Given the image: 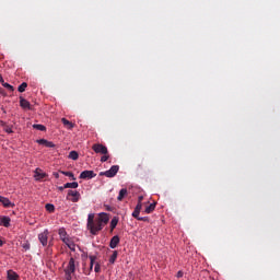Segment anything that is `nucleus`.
Instances as JSON below:
<instances>
[{"label":"nucleus","instance_id":"nucleus-1","mask_svg":"<svg viewBox=\"0 0 280 280\" xmlns=\"http://www.w3.org/2000/svg\"><path fill=\"white\" fill-rule=\"evenodd\" d=\"M88 229L92 235H97V233L104 229V224H102L97 219L95 220V214L90 213L88 215Z\"/></svg>","mask_w":280,"mask_h":280},{"label":"nucleus","instance_id":"nucleus-2","mask_svg":"<svg viewBox=\"0 0 280 280\" xmlns=\"http://www.w3.org/2000/svg\"><path fill=\"white\" fill-rule=\"evenodd\" d=\"M119 172V165H113L108 171L101 172L98 176H106V178H115Z\"/></svg>","mask_w":280,"mask_h":280},{"label":"nucleus","instance_id":"nucleus-3","mask_svg":"<svg viewBox=\"0 0 280 280\" xmlns=\"http://www.w3.org/2000/svg\"><path fill=\"white\" fill-rule=\"evenodd\" d=\"M66 276H67V280H71V275H73V272H75V259L74 258H70L67 268L65 269Z\"/></svg>","mask_w":280,"mask_h":280},{"label":"nucleus","instance_id":"nucleus-4","mask_svg":"<svg viewBox=\"0 0 280 280\" xmlns=\"http://www.w3.org/2000/svg\"><path fill=\"white\" fill-rule=\"evenodd\" d=\"M92 150L96 153V154H108V148H106V145L102 144V143H95L92 145Z\"/></svg>","mask_w":280,"mask_h":280},{"label":"nucleus","instance_id":"nucleus-5","mask_svg":"<svg viewBox=\"0 0 280 280\" xmlns=\"http://www.w3.org/2000/svg\"><path fill=\"white\" fill-rule=\"evenodd\" d=\"M38 240L42 246H47L49 244V230H44V232L39 233Z\"/></svg>","mask_w":280,"mask_h":280},{"label":"nucleus","instance_id":"nucleus-6","mask_svg":"<svg viewBox=\"0 0 280 280\" xmlns=\"http://www.w3.org/2000/svg\"><path fill=\"white\" fill-rule=\"evenodd\" d=\"M95 176H97V174H95V172L93 171H83L81 172L79 178L83 179V180H91V178H95Z\"/></svg>","mask_w":280,"mask_h":280},{"label":"nucleus","instance_id":"nucleus-7","mask_svg":"<svg viewBox=\"0 0 280 280\" xmlns=\"http://www.w3.org/2000/svg\"><path fill=\"white\" fill-rule=\"evenodd\" d=\"M69 196L72 197L70 199L71 202H80V198H81L80 191H78V190H68L67 199H69Z\"/></svg>","mask_w":280,"mask_h":280},{"label":"nucleus","instance_id":"nucleus-8","mask_svg":"<svg viewBox=\"0 0 280 280\" xmlns=\"http://www.w3.org/2000/svg\"><path fill=\"white\" fill-rule=\"evenodd\" d=\"M20 106L24 110H32V104L25 100L23 96H20Z\"/></svg>","mask_w":280,"mask_h":280},{"label":"nucleus","instance_id":"nucleus-9","mask_svg":"<svg viewBox=\"0 0 280 280\" xmlns=\"http://www.w3.org/2000/svg\"><path fill=\"white\" fill-rule=\"evenodd\" d=\"M97 220L101 224L104 225V224H108V221L110 220V218L108 217V213L102 212L98 214Z\"/></svg>","mask_w":280,"mask_h":280},{"label":"nucleus","instance_id":"nucleus-10","mask_svg":"<svg viewBox=\"0 0 280 280\" xmlns=\"http://www.w3.org/2000/svg\"><path fill=\"white\" fill-rule=\"evenodd\" d=\"M0 202L1 205H3V207H5V209H10L12 207H14V203H12V201H10L9 198L0 196Z\"/></svg>","mask_w":280,"mask_h":280},{"label":"nucleus","instance_id":"nucleus-11","mask_svg":"<svg viewBox=\"0 0 280 280\" xmlns=\"http://www.w3.org/2000/svg\"><path fill=\"white\" fill-rule=\"evenodd\" d=\"M34 174H35L34 177L36 180H43V178H47V174L43 173L40 168H36Z\"/></svg>","mask_w":280,"mask_h":280},{"label":"nucleus","instance_id":"nucleus-12","mask_svg":"<svg viewBox=\"0 0 280 280\" xmlns=\"http://www.w3.org/2000/svg\"><path fill=\"white\" fill-rule=\"evenodd\" d=\"M63 244L70 248V250L75 252V243L68 236L67 238L62 240Z\"/></svg>","mask_w":280,"mask_h":280},{"label":"nucleus","instance_id":"nucleus-13","mask_svg":"<svg viewBox=\"0 0 280 280\" xmlns=\"http://www.w3.org/2000/svg\"><path fill=\"white\" fill-rule=\"evenodd\" d=\"M10 217H0V224L2 226H5V229H8L10 226Z\"/></svg>","mask_w":280,"mask_h":280},{"label":"nucleus","instance_id":"nucleus-14","mask_svg":"<svg viewBox=\"0 0 280 280\" xmlns=\"http://www.w3.org/2000/svg\"><path fill=\"white\" fill-rule=\"evenodd\" d=\"M7 279L9 280H19V275L13 270L7 271Z\"/></svg>","mask_w":280,"mask_h":280},{"label":"nucleus","instance_id":"nucleus-15","mask_svg":"<svg viewBox=\"0 0 280 280\" xmlns=\"http://www.w3.org/2000/svg\"><path fill=\"white\" fill-rule=\"evenodd\" d=\"M58 233L61 242H63V240H67L69 237V234H67V230H65V228H60Z\"/></svg>","mask_w":280,"mask_h":280},{"label":"nucleus","instance_id":"nucleus-16","mask_svg":"<svg viewBox=\"0 0 280 280\" xmlns=\"http://www.w3.org/2000/svg\"><path fill=\"white\" fill-rule=\"evenodd\" d=\"M118 245H119V236L115 235L112 237L109 242V248H115Z\"/></svg>","mask_w":280,"mask_h":280},{"label":"nucleus","instance_id":"nucleus-17","mask_svg":"<svg viewBox=\"0 0 280 280\" xmlns=\"http://www.w3.org/2000/svg\"><path fill=\"white\" fill-rule=\"evenodd\" d=\"M126 196H128V189L122 188V189H120V191H119V195H118V197H117V200L121 201V200H124V198H126Z\"/></svg>","mask_w":280,"mask_h":280},{"label":"nucleus","instance_id":"nucleus-18","mask_svg":"<svg viewBox=\"0 0 280 280\" xmlns=\"http://www.w3.org/2000/svg\"><path fill=\"white\" fill-rule=\"evenodd\" d=\"M117 224H119V218L114 217L110 221V231H115V229H117Z\"/></svg>","mask_w":280,"mask_h":280},{"label":"nucleus","instance_id":"nucleus-19","mask_svg":"<svg viewBox=\"0 0 280 280\" xmlns=\"http://www.w3.org/2000/svg\"><path fill=\"white\" fill-rule=\"evenodd\" d=\"M78 187H79L78 182L66 183L65 184L66 189H78Z\"/></svg>","mask_w":280,"mask_h":280},{"label":"nucleus","instance_id":"nucleus-20","mask_svg":"<svg viewBox=\"0 0 280 280\" xmlns=\"http://www.w3.org/2000/svg\"><path fill=\"white\" fill-rule=\"evenodd\" d=\"M79 158H80V154H78L77 151H71L68 155V159H71L72 161H78Z\"/></svg>","mask_w":280,"mask_h":280},{"label":"nucleus","instance_id":"nucleus-21","mask_svg":"<svg viewBox=\"0 0 280 280\" xmlns=\"http://www.w3.org/2000/svg\"><path fill=\"white\" fill-rule=\"evenodd\" d=\"M156 209V203H151L144 209V213H152Z\"/></svg>","mask_w":280,"mask_h":280},{"label":"nucleus","instance_id":"nucleus-22","mask_svg":"<svg viewBox=\"0 0 280 280\" xmlns=\"http://www.w3.org/2000/svg\"><path fill=\"white\" fill-rule=\"evenodd\" d=\"M63 126H68L69 130H71V128H73V122L69 121L67 118H62L61 119Z\"/></svg>","mask_w":280,"mask_h":280},{"label":"nucleus","instance_id":"nucleus-23","mask_svg":"<svg viewBox=\"0 0 280 280\" xmlns=\"http://www.w3.org/2000/svg\"><path fill=\"white\" fill-rule=\"evenodd\" d=\"M33 128L35 130H39L40 132H45V130H47V127H45V125H33Z\"/></svg>","mask_w":280,"mask_h":280},{"label":"nucleus","instance_id":"nucleus-24","mask_svg":"<svg viewBox=\"0 0 280 280\" xmlns=\"http://www.w3.org/2000/svg\"><path fill=\"white\" fill-rule=\"evenodd\" d=\"M45 208H46V211H48V213H54V211H56V207L51 203H47Z\"/></svg>","mask_w":280,"mask_h":280},{"label":"nucleus","instance_id":"nucleus-25","mask_svg":"<svg viewBox=\"0 0 280 280\" xmlns=\"http://www.w3.org/2000/svg\"><path fill=\"white\" fill-rule=\"evenodd\" d=\"M117 255H118V252L114 250L113 255L109 257V264H115V261H117Z\"/></svg>","mask_w":280,"mask_h":280},{"label":"nucleus","instance_id":"nucleus-26","mask_svg":"<svg viewBox=\"0 0 280 280\" xmlns=\"http://www.w3.org/2000/svg\"><path fill=\"white\" fill-rule=\"evenodd\" d=\"M26 89H27V83L23 82L21 85H19L18 91L19 93H25Z\"/></svg>","mask_w":280,"mask_h":280},{"label":"nucleus","instance_id":"nucleus-27","mask_svg":"<svg viewBox=\"0 0 280 280\" xmlns=\"http://www.w3.org/2000/svg\"><path fill=\"white\" fill-rule=\"evenodd\" d=\"M61 174H63V176H68L69 178H72V180H75V175H73V173L71 172L61 171Z\"/></svg>","mask_w":280,"mask_h":280},{"label":"nucleus","instance_id":"nucleus-28","mask_svg":"<svg viewBox=\"0 0 280 280\" xmlns=\"http://www.w3.org/2000/svg\"><path fill=\"white\" fill-rule=\"evenodd\" d=\"M90 259V270H93V266L95 264V259H97V256H89Z\"/></svg>","mask_w":280,"mask_h":280},{"label":"nucleus","instance_id":"nucleus-29","mask_svg":"<svg viewBox=\"0 0 280 280\" xmlns=\"http://www.w3.org/2000/svg\"><path fill=\"white\" fill-rule=\"evenodd\" d=\"M2 86H4V89H8V91H10L11 93L14 92V86H12L10 83H2Z\"/></svg>","mask_w":280,"mask_h":280},{"label":"nucleus","instance_id":"nucleus-30","mask_svg":"<svg viewBox=\"0 0 280 280\" xmlns=\"http://www.w3.org/2000/svg\"><path fill=\"white\" fill-rule=\"evenodd\" d=\"M110 159V154H108V151L106 154H103V156L101 158V163H106V161H108Z\"/></svg>","mask_w":280,"mask_h":280},{"label":"nucleus","instance_id":"nucleus-31","mask_svg":"<svg viewBox=\"0 0 280 280\" xmlns=\"http://www.w3.org/2000/svg\"><path fill=\"white\" fill-rule=\"evenodd\" d=\"M137 220H139V222H150L149 217H139Z\"/></svg>","mask_w":280,"mask_h":280},{"label":"nucleus","instance_id":"nucleus-32","mask_svg":"<svg viewBox=\"0 0 280 280\" xmlns=\"http://www.w3.org/2000/svg\"><path fill=\"white\" fill-rule=\"evenodd\" d=\"M139 213H141V212H140L139 210H136V208H135V210H133V212H132V218H135L136 220H138Z\"/></svg>","mask_w":280,"mask_h":280},{"label":"nucleus","instance_id":"nucleus-33","mask_svg":"<svg viewBox=\"0 0 280 280\" xmlns=\"http://www.w3.org/2000/svg\"><path fill=\"white\" fill-rule=\"evenodd\" d=\"M46 148H56V144H54V142L51 141H46Z\"/></svg>","mask_w":280,"mask_h":280},{"label":"nucleus","instance_id":"nucleus-34","mask_svg":"<svg viewBox=\"0 0 280 280\" xmlns=\"http://www.w3.org/2000/svg\"><path fill=\"white\" fill-rule=\"evenodd\" d=\"M37 143H39V145H46L47 140L46 139H39V140H37Z\"/></svg>","mask_w":280,"mask_h":280},{"label":"nucleus","instance_id":"nucleus-35","mask_svg":"<svg viewBox=\"0 0 280 280\" xmlns=\"http://www.w3.org/2000/svg\"><path fill=\"white\" fill-rule=\"evenodd\" d=\"M143 208V203H137L136 210L141 212V209Z\"/></svg>","mask_w":280,"mask_h":280},{"label":"nucleus","instance_id":"nucleus-36","mask_svg":"<svg viewBox=\"0 0 280 280\" xmlns=\"http://www.w3.org/2000/svg\"><path fill=\"white\" fill-rule=\"evenodd\" d=\"M101 270L100 264H96L94 267V272L98 273Z\"/></svg>","mask_w":280,"mask_h":280},{"label":"nucleus","instance_id":"nucleus-37","mask_svg":"<svg viewBox=\"0 0 280 280\" xmlns=\"http://www.w3.org/2000/svg\"><path fill=\"white\" fill-rule=\"evenodd\" d=\"M183 275H184L183 271L179 270V271L177 272V275H176L177 279H182Z\"/></svg>","mask_w":280,"mask_h":280},{"label":"nucleus","instance_id":"nucleus-38","mask_svg":"<svg viewBox=\"0 0 280 280\" xmlns=\"http://www.w3.org/2000/svg\"><path fill=\"white\" fill-rule=\"evenodd\" d=\"M142 202H143V196H139L138 197V203L142 205Z\"/></svg>","mask_w":280,"mask_h":280},{"label":"nucleus","instance_id":"nucleus-39","mask_svg":"<svg viewBox=\"0 0 280 280\" xmlns=\"http://www.w3.org/2000/svg\"><path fill=\"white\" fill-rule=\"evenodd\" d=\"M0 83L3 84L5 81L3 80V77L0 74Z\"/></svg>","mask_w":280,"mask_h":280},{"label":"nucleus","instance_id":"nucleus-40","mask_svg":"<svg viewBox=\"0 0 280 280\" xmlns=\"http://www.w3.org/2000/svg\"><path fill=\"white\" fill-rule=\"evenodd\" d=\"M55 178H60V174L54 173Z\"/></svg>","mask_w":280,"mask_h":280},{"label":"nucleus","instance_id":"nucleus-41","mask_svg":"<svg viewBox=\"0 0 280 280\" xmlns=\"http://www.w3.org/2000/svg\"><path fill=\"white\" fill-rule=\"evenodd\" d=\"M65 185L59 187V191H65Z\"/></svg>","mask_w":280,"mask_h":280},{"label":"nucleus","instance_id":"nucleus-42","mask_svg":"<svg viewBox=\"0 0 280 280\" xmlns=\"http://www.w3.org/2000/svg\"><path fill=\"white\" fill-rule=\"evenodd\" d=\"M107 211H113V208L110 206H106Z\"/></svg>","mask_w":280,"mask_h":280},{"label":"nucleus","instance_id":"nucleus-43","mask_svg":"<svg viewBox=\"0 0 280 280\" xmlns=\"http://www.w3.org/2000/svg\"><path fill=\"white\" fill-rule=\"evenodd\" d=\"M24 248H26V250L30 249V245H24Z\"/></svg>","mask_w":280,"mask_h":280},{"label":"nucleus","instance_id":"nucleus-44","mask_svg":"<svg viewBox=\"0 0 280 280\" xmlns=\"http://www.w3.org/2000/svg\"><path fill=\"white\" fill-rule=\"evenodd\" d=\"M0 246H3V241L0 240Z\"/></svg>","mask_w":280,"mask_h":280},{"label":"nucleus","instance_id":"nucleus-45","mask_svg":"<svg viewBox=\"0 0 280 280\" xmlns=\"http://www.w3.org/2000/svg\"><path fill=\"white\" fill-rule=\"evenodd\" d=\"M8 132H12V130H10V129H9V131H8Z\"/></svg>","mask_w":280,"mask_h":280}]
</instances>
